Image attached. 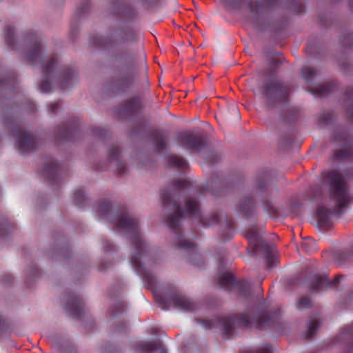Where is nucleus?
Masks as SVG:
<instances>
[{"mask_svg": "<svg viewBox=\"0 0 353 353\" xmlns=\"http://www.w3.org/2000/svg\"><path fill=\"white\" fill-rule=\"evenodd\" d=\"M248 353H272V347L269 345H264L254 350L248 351Z\"/></svg>", "mask_w": 353, "mask_h": 353, "instance_id": "nucleus-38", "label": "nucleus"}, {"mask_svg": "<svg viewBox=\"0 0 353 353\" xmlns=\"http://www.w3.org/2000/svg\"><path fill=\"white\" fill-rule=\"evenodd\" d=\"M350 256V254L345 252L339 251L334 254V257L339 261V264L344 263Z\"/></svg>", "mask_w": 353, "mask_h": 353, "instance_id": "nucleus-37", "label": "nucleus"}, {"mask_svg": "<svg viewBox=\"0 0 353 353\" xmlns=\"http://www.w3.org/2000/svg\"><path fill=\"white\" fill-rule=\"evenodd\" d=\"M61 167L53 159H49L43 165L42 175L50 183L57 184L59 182Z\"/></svg>", "mask_w": 353, "mask_h": 353, "instance_id": "nucleus-13", "label": "nucleus"}, {"mask_svg": "<svg viewBox=\"0 0 353 353\" xmlns=\"http://www.w3.org/2000/svg\"><path fill=\"white\" fill-rule=\"evenodd\" d=\"M334 119V114L332 112H323L319 117V122L321 125H327L332 122Z\"/></svg>", "mask_w": 353, "mask_h": 353, "instance_id": "nucleus-33", "label": "nucleus"}, {"mask_svg": "<svg viewBox=\"0 0 353 353\" xmlns=\"http://www.w3.org/2000/svg\"><path fill=\"white\" fill-rule=\"evenodd\" d=\"M314 242L312 241H304L303 243V248L307 252H313L316 250V248H314Z\"/></svg>", "mask_w": 353, "mask_h": 353, "instance_id": "nucleus-41", "label": "nucleus"}, {"mask_svg": "<svg viewBox=\"0 0 353 353\" xmlns=\"http://www.w3.org/2000/svg\"><path fill=\"white\" fill-rule=\"evenodd\" d=\"M108 157L110 163H115L119 174L123 175L126 172L127 168L121 158V150L117 145H112L110 148Z\"/></svg>", "mask_w": 353, "mask_h": 353, "instance_id": "nucleus-18", "label": "nucleus"}, {"mask_svg": "<svg viewBox=\"0 0 353 353\" xmlns=\"http://www.w3.org/2000/svg\"><path fill=\"white\" fill-rule=\"evenodd\" d=\"M78 125L76 122H70L59 127L57 139L64 141H73L78 132Z\"/></svg>", "mask_w": 353, "mask_h": 353, "instance_id": "nucleus-16", "label": "nucleus"}, {"mask_svg": "<svg viewBox=\"0 0 353 353\" xmlns=\"http://www.w3.org/2000/svg\"><path fill=\"white\" fill-rule=\"evenodd\" d=\"M261 250L266 254V265L272 268L275 263L276 258L274 254V248L266 243H261Z\"/></svg>", "mask_w": 353, "mask_h": 353, "instance_id": "nucleus-22", "label": "nucleus"}, {"mask_svg": "<svg viewBox=\"0 0 353 353\" xmlns=\"http://www.w3.org/2000/svg\"><path fill=\"white\" fill-rule=\"evenodd\" d=\"M259 92L268 108L285 102L290 92L289 88L281 81H270L259 86Z\"/></svg>", "mask_w": 353, "mask_h": 353, "instance_id": "nucleus-7", "label": "nucleus"}, {"mask_svg": "<svg viewBox=\"0 0 353 353\" xmlns=\"http://www.w3.org/2000/svg\"><path fill=\"white\" fill-rule=\"evenodd\" d=\"M3 284H9L13 281V277L10 274H4L1 279Z\"/></svg>", "mask_w": 353, "mask_h": 353, "instance_id": "nucleus-46", "label": "nucleus"}, {"mask_svg": "<svg viewBox=\"0 0 353 353\" xmlns=\"http://www.w3.org/2000/svg\"><path fill=\"white\" fill-rule=\"evenodd\" d=\"M102 243L103 250L105 252H109L114 250L115 246L113 244H112L109 241L104 240Z\"/></svg>", "mask_w": 353, "mask_h": 353, "instance_id": "nucleus-44", "label": "nucleus"}, {"mask_svg": "<svg viewBox=\"0 0 353 353\" xmlns=\"http://www.w3.org/2000/svg\"><path fill=\"white\" fill-rule=\"evenodd\" d=\"M230 110L234 114H236V118L239 119V111L237 108V107L234 105H232L230 107Z\"/></svg>", "mask_w": 353, "mask_h": 353, "instance_id": "nucleus-51", "label": "nucleus"}, {"mask_svg": "<svg viewBox=\"0 0 353 353\" xmlns=\"http://www.w3.org/2000/svg\"><path fill=\"white\" fill-rule=\"evenodd\" d=\"M346 335L350 336L351 338L353 337V325H347L344 327L341 333V337L343 338Z\"/></svg>", "mask_w": 353, "mask_h": 353, "instance_id": "nucleus-43", "label": "nucleus"}, {"mask_svg": "<svg viewBox=\"0 0 353 353\" xmlns=\"http://www.w3.org/2000/svg\"><path fill=\"white\" fill-rule=\"evenodd\" d=\"M39 273V270L38 268H34L33 270H32V276H37V274Z\"/></svg>", "mask_w": 353, "mask_h": 353, "instance_id": "nucleus-56", "label": "nucleus"}, {"mask_svg": "<svg viewBox=\"0 0 353 353\" xmlns=\"http://www.w3.org/2000/svg\"><path fill=\"white\" fill-rule=\"evenodd\" d=\"M221 2L230 9H239L242 6L243 0H221Z\"/></svg>", "mask_w": 353, "mask_h": 353, "instance_id": "nucleus-35", "label": "nucleus"}, {"mask_svg": "<svg viewBox=\"0 0 353 353\" xmlns=\"http://www.w3.org/2000/svg\"><path fill=\"white\" fill-rule=\"evenodd\" d=\"M323 183L328 188L329 207L319 205L316 209L317 226L321 230H330L333 220L340 218L353 199L344 177L337 171L331 170L323 177Z\"/></svg>", "mask_w": 353, "mask_h": 353, "instance_id": "nucleus-4", "label": "nucleus"}, {"mask_svg": "<svg viewBox=\"0 0 353 353\" xmlns=\"http://www.w3.org/2000/svg\"><path fill=\"white\" fill-rule=\"evenodd\" d=\"M5 41L7 46L12 48H15V40L14 37L13 28L11 26H8L6 28V32L5 35Z\"/></svg>", "mask_w": 353, "mask_h": 353, "instance_id": "nucleus-30", "label": "nucleus"}, {"mask_svg": "<svg viewBox=\"0 0 353 353\" xmlns=\"http://www.w3.org/2000/svg\"><path fill=\"white\" fill-rule=\"evenodd\" d=\"M320 325L321 322L318 319L311 321L308 325V329L305 334V338L307 339L312 338L316 334Z\"/></svg>", "mask_w": 353, "mask_h": 353, "instance_id": "nucleus-28", "label": "nucleus"}, {"mask_svg": "<svg viewBox=\"0 0 353 353\" xmlns=\"http://www.w3.org/2000/svg\"><path fill=\"white\" fill-rule=\"evenodd\" d=\"M340 42L345 48L351 47L353 45V33L345 32L340 37Z\"/></svg>", "mask_w": 353, "mask_h": 353, "instance_id": "nucleus-32", "label": "nucleus"}, {"mask_svg": "<svg viewBox=\"0 0 353 353\" xmlns=\"http://www.w3.org/2000/svg\"><path fill=\"white\" fill-rule=\"evenodd\" d=\"M226 226L230 232L232 231L234 228L232 221L231 220H228V219H226Z\"/></svg>", "mask_w": 353, "mask_h": 353, "instance_id": "nucleus-54", "label": "nucleus"}, {"mask_svg": "<svg viewBox=\"0 0 353 353\" xmlns=\"http://www.w3.org/2000/svg\"><path fill=\"white\" fill-rule=\"evenodd\" d=\"M217 178H218L217 175H214L212 176V181L214 184H216V185L219 184L221 186L225 185V184H226L225 179H219V181H217Z\"/></svg>", "mask_w": 353, "mask_h": 353, "instance_id": "nucleus-49", "label": "nucleus"}, {"mask_svg": "<svg viewBox=\"0 0 353 353\" xmlns=\"http://www.w3.org/2000/svg\"><path fill=\"white\" fill-rule=\"evenodd\" d=\"M90 10V1L88 0L83 1L80 6L76 10L75 14L77 17H80L81 15L87 13Z\"/></svg>", "mask_w": 353, "mask_h": 353, "instance_id": "nucleus-34", "label": "nucleus"}, {"mask_svg": "<svg viewBox=\"0 0 353 353\" xmlns=\"http://www.w3.org/2000/svg\"><path fill=\"white\" fill-rule=\"evenodd\" d=\"M143 6L148 8H153L159 5V0H139Z\"/></svg>", "mask_w": 353, "mask_h": 353, "instance_id": "nucleus-40", "label": "nucleus"}, {"mask_svg": "<svg viewBox=\"0 0 353 353\" xmlns=\"http://www.w3.org/2000/svg\"><path fill=\"white\" fill-rule=\"evenodd\" d=\"M65 309L71 316L80 318L84 313V303L79 295L73 294L68 298Z\"/></svg>", "mask_w": 353, "mask_h": 353, "instance_id": "nucleus-14", "label": "nucleus"}, {"mask_svg": "<svg viewBox=\"0 0 353 353\" xmlns=\"http://www.w3.org/2000/svg\"><path fill=\"white\" fill-rule=\"evenodd\" d=\"M105 270V268H101V269H100L101 271H103V270Z\"/></svg>", "mask_w": 353, "mask_h": 353, "instance_id": "nucleus-62", "label": "nucleus"}, {"mask_svg": "<svg viewBox=\"0 0 353 353\" xmlns=\"http://www.w3.org/2000/svg\"><path fill=\"white\" fill-rule=\"evenodd\" d=\"M122 327H123V330H125L126 328V325H125V323H122Z\"/></svg>", "mask_w": 353, "mask_h": 353, "instance_id": "nucleus-58", "label": "nucleus"}, {"mask_svg": "<svg viewBox=\"0 0 353 353\" xmlns=\"http://www.w3.org/2000/svg\"><path fill=\"white\" fill-rule=\"evenodd\" d=\"M135 350L142 353H166L163 345L158 341L141 343L136 346Z\"/></svg>", "mask_w": 353, "mask_h": 353, "instance_id": "nucleus-19", "label": "nucleus"}, {"mask_svg": "<svg viewBox=\"0 0 353 353\" xmlns=\"http://www.w3.org/2000/svg\"><path fill=\"white\" fill-rule=\"evenodd\" d=\"M169 165L176 168H185L188 163L185 159L176 154H172L168 158Z\"/></svg>", "mask_w": 353, "mask_h": 353, "instance_id": "nucleus-24", "label": "nucleus"}, {"mask_svg": "<svg viewBox=\"0 0 353 353\" xmlns=\"http://www.w3.org/2000/svg\"><path fill=\"white\" fill-rule=\"evenodd\" d=\"M347 113L350 116L353 117V105L347 108Z\"/></svg>", "mask_w": 353, "mask_h": 353, "instance_id": "nucleus-55", "label": "nucleus"}, {"mask_svg": "<svg viewBox=\"0 0 353 353\" xmlns=\"http://www.w3.org/2000/svg\"><path fill=\"white\" fill-rule=\"evenodd\" d=\"M336 86L337 82L336 81H331L317 85L312 90V92L314 95L325 96L332 92Z\"/></svg>", "mask_w": 353, "mask_h": 353, "instance_id": "nucleus-20", "label": "nucleus"}, {"mask_svg": "<svg viewBox=\"0 0 353 353\" xmlns=\"http://www.w3.org/2000/svg\"><path fill=\"white\" fill-rule=\"evenodd\" d=\"M218 283L221 288L225 290L236 289L239 295L245 299H249L252 296L250 283L245 280L237 282L230 273L221 274L218 279Z\"/></svg>", "mask_w": 353, "mask_h": 353, "instance_id": "nucleus-12", "label": "nucleus"}, {"mask_svg": "<svg viewBox=\"0 0 353 353\" xmlns=\"http://www.w3.org/2000/svg\"><path fill=\"white\" fill-rule=\"evenodd\" d=\"M97 212L101 218L108 219L117 229L122 230L127 235L136 250L131 257L130 263L148 288L154 290V299L159 306L164 310H168L170 306L172 305L183 312H192L194 310V303L175 289H172L170 292L164 294L156 291L155 277L141 262V258L148 252V247L141 237L138 219L130 214L125 208L113 210L110 202L106 199L99 202Z\"/></svg>", "mask_w": 353, "mask_h": 353, "instance_id": "nucleus-1", "label": "nucleus"}, {"mask_svg": "<svg viewBox=\"0 0 353 353\" xmlns=\"http://www.w3.org/2000/svg\"><path fill=\"white\" fill-rule=\"evenodd\" d=\"M254 202L251 198H244L239 204V210L245 216H250L253 210Z\"/></svg>", "mask_w": 353, "mask_h": 353, "instance_id": "nucleus-25", "label": "nucleus"}, {"mask_svg": "<svg viewBox=\"0 0 353 353\" xmlns=\"http://www.w3.org/2000/svg\"><path fill=\"white\" fill-rule=\"evenodd\" d=\"M11 228L12 226L10 225L7 220L3 222L0 225V236H5L8 232H10Z\"/></svg>", "mask_w": 353, "mask_h": 353, "instance_id": "nucleus-39", "label": "nucleus"}, {"mask_svg": "<svg viewBox=\"0 0 353 353\" xmlns=\"http://www.w3.org/2000/svg\"><path fill=\"white\" fill-rule=\"evenodd\" d=\"M60 108V103L59 101L51 103L49 105V111L52 113H56Z\"/></svg>", "mask_w": 353, "mask_h": 353, "instance_id": "nucleus-47", "label": "nucleus"}, {"mask_svg": "<svg viewBox=\"0 0 353 353\" xmlns=\"http://www.w3.org/2000/svg\"><path fill=\"white\" fill-rule=\"evenodd\" d=\"M212 194H214V195H215V196H219V194H218L217 193H216V192H212Z\"/></svg>", "mask_w": 353, "mask_h": 353, "instance_id": "nucleus-61", "label": "nucleus"}, {"mask_svg": "<svg viewBox=\"0 0 353 353\" xmlns=\"http://www.w3.org/2000/svg\"><path fill=\"white\" fill-rule=\"evenodd\" d=\"M8 328V323L6 319L0 315V336L6 332Z\"/></svg>", "mask_w": 353, "mask_h": 353, "instance_id": "nucleus-42", "label": "nucleus"}, {"mask_svg": "<svg viewBox=\"0 0 353 353\" xmlns=\"http://www.w3.org/2000/svg\"><path fill=\"white\" fill-rule=\"evenodd\" d=\"M95 168H96V170H103V168H101L96 167Z\"/></svg>", "mask_w": 353, "mask_h": 353, "instance_id": "nucleus-59", "label": "nucleus"}, {"mask_svg": "<svg viewBox=\"0 0 353 353\" xmlns=\"http://www.w3.org/2000/svg\"><path fill=\"white\" fill-rule=\"evenodd\" d=\"M120 4H115L114 6V9L115 10L114 11V14H119L123 12V9L120 8Z\"/></svg>", "mask_w": 353, "mask_h": 353, "instance_id": "nucleus-53", "label": "nucleus"}, {"mask_svg": "<svg viewBox=\"0 0 353 353\" xmlns=\"http://www.w3.org/2000/svg\"><path fill=\"white\" fill-rule=\"evenodd\" d=\"M17 81L14 74H9L6 78L0 79V89L15 88Z\"/></svg>", "mask_w": 353, "mask_h": 353, "instance_id": "nucleus-26", "label": "nucleus"}, {"mask_svg": "<svg viewBox=\"0 0 353 353\" xmlns=\"http://www.w3.org/2000/svg\"><path fill=\"white\" fill-rule=\"evenodd\" d=\"M10 131L15 138L17 148L21 153L34 151L36 149L37 141L35 138L19 124H14Z\"/></svg>", "mask_w": 353, "mask_h": 353, "instance_id": "nucleus-9", "label": "nucleus"}, {"mask_svg": "<svg viewBox=\"0 0 353 353\" xmlns=\"http://www.w3.org/2000/svg\"><path fill=\"white\" fill-rule=\"evenodd\" d=\"M302 77L307 82H310L316 74V70L314 68L304 67L301 70Z\"/></svg>", "mask_w": 353, "mask_h": 353, "instance_id": "nucleus-31", "label": "nucleus"}, {"mask_svg": "<svg viewBox=\"0 0 353 353\" xmlns=\"http://www.w3.org/2000/svg\"><path fill=\"white\" fill-rule=\"evenodd\" d=\"M277 5L278 2L276 0L250 1L248 3V7L250 12L254 14L251 19V23L254 27L259 30H263V27L260 23V16L275 8Z\"/></svg>", "mask_w": 353, "mask_h": 353, "instance_id": "nucleus-10", "label": "nucleus"}, {"mask_svg": "<svg viewBox=\"0 0 353 353\" xmlns=\"http://www.w3.org/2000/svg\"><path fill=\"white\" fill-rule=\"evenodd\" d=\"M350 6L351 8H353V0H350Z\"/></svg>", "mask_w": 353, "mask_h": 353, "instance_id": "nucleus-57", "label": "nucleus"}, {"mask_svg": "<svg viewBox=\"0 0 353 353\" xmlns=\"http://www.w3.org/2000/svg\"><path fill=\"white\" fill-rule=\"evenodd\" d=\"M94 134L99 137H105L108 134V132L103 129H97L94 131Z\"/></svg>", "mask_w": 353, "mask_h": 353, "instance_id": "nucleus-50", "label": "nucleus"}, {"mask_svg": "<svg viewBox=\"0 0 353 353\" xmlns=\"http://www.w3.org/2000/svg\"><path fill=\"white\" fill-rule=\"evenodd\" d=\"M274 318V316L269 313L261 312L252 317L246 313L233 316H216L210 320L197 319L196 321L205 330L219 328L228 336L233 333L236 326L248 328L252 324H256L258 329H262L263 326L272 322Z\"/></svg>", "mask_w": 353, "mask_h": 353, "instance_id": "nucleus-5", "label": "nucleus"}, {"mask_svg": "<svg viewBox=\"0 0 353 353\" xmlns=\"http://www.w3.org/2000/svg\"><path fill=\"white\" fill-rule=\"evenodd\" d=\"M344 95L349 100H353V87H347L344 92Z\"/></svg>", "mask_w": 353, "mask_h": 353, "instance_id": "nucleus-48", "label": "nucleus"}, {"mask_svg": "<svg viewBox=\"0 0 353 353\" xmlns=\"http://www.w3.org/2000/svg\"><path fill=\"white\" fill-rule=\"evenodd\" d=\"M178 142L185 148L200 152L207 148L208 140L205 134H196L189 132L177 134Z\"/></svg>", "mask_w": 353, "mask_h": 353, "instance_id": "nucleus-11", "label": "nucleus"}, {"mask_svg": "<svg viewBox=\"0 0 353 353\" xmlns=\"http://www.w3.org/2000/svg\"><path fill=\"white\" fill-rule=\"evenodd\" d=\"M124 310L123 303L121 302L117 303L116 305V311H113L112 315L116 316L117 314L122 312Z\"/></svg>", "mask_w": 353, "mask_h": 353, "instance_id": "nucleus-45", "label": "nucleus"}, {"mask_svg": "<svg viewBox=\"0 0 353 353\" xmlns=\"http://www.w3.org/2000/svg\"><path fill=\"white\" fill-rule=\"evenodd\" d=\"M279 313H280V310H277V312L275 313V316H276V315H279Z\"/></svg>", "mask_w": 353, "mask_h": 353, "instance_id": "nucleus-60", "label": "nucleus"}, {"mask_svg": "<svg viewBox=\"0 0 353 353\" xmlns=\"http://www.w3.org/2000/svg\"><path fill=\"white\" fill-rule=\"evenodd\" d=\"M347 156V155L346 154V152L345 151H343V150L337 151L335 153V157L336 158H344V157H346Z\"/></svg>", "mask_w": 353, "mask_h": 353, "instance_id": "nucleus-52", "label": "nucleus"}, {"mask_svg": "<svg viewBox=\"0 0 353 353\" xmlns=\"http://www.w3.org/2000/svg\"><path fill=\"white\" fill-rule=\"evenodd\" d=\"M141 108V101L137 97L126 100L119 108L118 113L121 116L129 117L137 114Z\"/></svg>", "mask_w": 353, "mask_h": 353, "instance_id": "nucleus-17", "label": "nucleus"}, {"mask_svg": "<svg viewBox=\"0 0 353 353\" xmlns=\"http://www.w3.org/2000/svg\"><path fill=\"white\" fill-rule=\"evenodd\" d=\"M172 185L174 188V192L163 191L161 193L163 208L174 211L165 219V221L175 234V247L184 250L190 255H193L194 259L201 261V256L197 252L196 244L183 236L181 222L184 217H190L197 220L203 226L208 227L219 223L221 214L216 212L209 218L203 217L201 214L199 201L190 196L194 192L192 184L183 180L174 181ZM189 262L193 265H197L192 259V256H190Z\"/></svg>", "mask_w": 353, "mask_h": 353, "instance_id": "nucleus-2", "label": "nucleus"}, {"mask_svg": "<svg viewBox=\"0 0 353 353\" xmlns=\"http://www.w3.org/2000/svg\"><path fill=\"white\" fill-rule=\"evenodd\" d=\"M87 199L85 196L84 192L82 190H77L74 193V204L79 207H83L85 205Z\"/></svg>", "mask_w": 353, "mask_h": 353, "instance_id": "nucleus-29", "label": "nucleus"}, {"mask_svg": "<svg viewBox=\"0 0 353 353\" xmlns=\"http://www.w3.org/2000/svg\"><path fill=\"white\" fill-rule=\"evenodd\" d=\"M245 236L248 239L250 243L252 244L254 252H256L260 245V240L261 238V232L254 228H251L246 231Z\"/></svg>", "mask_w": 353, "mask_h": 353, "instance_id": "nucleus-23", "label": "nucleus"}, {"mask_svg": "<svg viewBox=\"0 0 353 353\" xmlns=\"http://www.w3.org/2000/svg\"><path fill=\"white\" fill-rule=\"evenodd\" d=\"M134 37L133 31L130 29L117 28L112 30L107 37L94 36L92 43L98 47L112 48L120 44L132 42Z\"/></svg>", "mask_w": 353, "mask_h": 353, "instance_id": "nucleus-8", "label": "nucleus"}, {"mask_svg": "<svg viewBox=\"0 0 353 353\" xmlns=\"http://www.w3.org/2000/svg\"><path fill=\"white\" fill-rule=\"evenodd\" d=\"M343 278V276L338 275L331 281L326 275H316L314 278L310 288L313 291L319 292L326 288H331L336 286Z\"/></svg>", "mask_w": 353, "mask_h": 353, "instance_id": "nucleus-15", "label": "nucleus"}, {"mask_svg": "<svg viewBox=\"0 0 353 353\" xmlns=\"http://www.w3.org/2000/svg\"><path fill=\"white\" fill-rule=\"evenodd\" d=\"M120 63L118 73L111 85L112 92L118 94L127 92L133 85L137 68V54L126 50L117 56Z\"/></svg>", "mask_w": 353, "mask_h": 353, "instance_id": "nucleus-6", "label": "nucleus"}, {"mask_svg": "<svg viewBox=\"0 0 353 353\" xmlns=\"http://www.w3.org/2000/svg\"><path fill=\"white\" fill-rule=\"evenodd\" d=\"M152 141L158 152L163 150L166 147L167 137L165 134L159 130L153 132Z\"/></svg>", "mask_w": 353, "mask_h": 353, "instance_id": "nucleus-21", "label": "nucleus"}, {"mask_svg": "<svg viewBox=\"0 0 353 353\" xmlns=\"http://www.w3.org/2000/svg\"><path fill=\"white\" fill-rule=\"evenodd\" d=\"M298 309H305L312 307V301L308 297L301 298L296 305Z\"/></svg>", "mask_w": 353, "mask_h": 353, "instance_id": "nucleus-36", "label": "nucleus"}, {"mask_svg": "<svg viewBox=\"0 0 353 353\" xmlns=\"http://www.w3.org/2000/svg\"><path fill=\"white\" fill-rule=\"evenodd\" d=\"M269 174L268 172H263L258 176L256 181V192H263L268 184Z\"/></svg>", "mask_w": 353, "mask_h": 353, "instance_id": "nucleus-27", "label": "nucleus"}, {"mask_svg": "<svg viewBox=\"0 0 353 353\" xmlns=\"http://www.w3.org/2000/svg\"><path fill=\"white\" fill-rule=\"evenodd\" d=\"M27 43V50L24 57L26 60L32 65L41 64V69L44 80L40 85V90L43 92H48L51 90L49 79H54L57 76L59 78V85L62 90L72 86L76 81V71L73 68L64 66L59 68L58 57L53 54L46 62H43V46L40 37L34 33L28 34L25 38Z\"/></svg>", "mask_w": 353, "mask_h": 353, "instance_id": "nucleus-3", "label": "nucleus"}]
</instances>
